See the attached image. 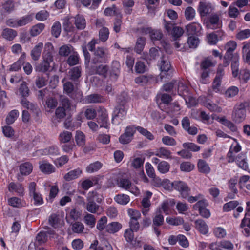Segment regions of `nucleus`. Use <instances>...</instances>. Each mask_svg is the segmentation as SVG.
I'll list each match as a JSON object with an SVG mask.
<instances>
[{"mask_svg": "<svg viewBox=\"0 0 250 250\" xmlns=\"http://www.w3.org/2000/svg\"><path fill=\"white\" fill-rule=\"evenodd\" d=\"M246 103H241L236 104L233 108L232 119L235 123H240L244 121L246 116Z\"/></svg>", "mask_w": 250, "mask_h": 250, "instance_id": "f257e3e1", "label": "nucleus"}, {"mask_svg": "<svg viewBox=\"0 0 250 250\" xmlns=\"http://www.w3.org/2000/svg\"><path fill=\"white\" fill-rule=\"evenodd\" d=\"M108 58V51L104 47H97L94 49L92 62L94 64L106 63Z\"/></svg>", "mask_w": 250, "mask_h": 250, "instance_id": "f03ea898", "label": "nucleus"}, {"mask_svg": "<svg viewBox=\"0 0 250 250\" xmlns=\"http://www.w3.org/2000/svg\"><path fill=\"white\" fill-rule=\"evenodd\" d=\"M173 188L178 191L183 198H186L189 194L190 188L187 184L183 181H175L171 183Z\"/></svg>", "mask_w": 250, "mask_h": 250, "instance_id": "7ed1b4c3", "label": "nucleus"}, {"mask_svg": "<svg viewBox=\"0 0 250 250\" xmlns=\"http://www.w3.org/2000/svg\"><path fill=\"white\" fill-rule=\"evenodd\" d=\"M159 67L161 71V73L160 74L161 79L164 77L166 78L167 77H168V78H169L171 76L172 71L170 69V63L169 62L166 60L164 57L161 58Z\"/></svg>", "mask_w": 250, "mask_h": 250, "instance_id": "20e7f679", "label": "nucleus"}, {"mask_svg": "<svg viewBox=\"0 0 250 250\" xmlns=\"http://www.w3.org/2000/svg\"><path fill=\"white\" fill-rule=\"evenodd\" d=\"M97 122L99 124L100 127L109 128V123L108 121L107 111L104 108H100L98 110Z\"/></svg>", "mask_w": 250, "mask_h": 250, "instance_id": "39448f33", "label": "nucleus"}, {"mask_svg": "<svg viewBox=\"0 0 250 250\" xmlns=\"http://www.w3.org/2000/svg\"><path fill=\"white\" fill-rule=\"evenodd\" d=\"M117 185L121 188L128 190L135 195L139 193L138 188L136 186L132 185L129 179L122 178L119 181H117Z\"/></svg>", "mask_w": 250, "mask_h": 250, "instance_id": "423d86ee", "label": "nucleus"}, {"mask_svg": "<svg viewBox=\"0 0 250 250\" xmlns=\"http://www.w3.org/2000/svg\"><path fill=\"white\" fill-rule=\"evenodd\" d=\"M164 223V218L163 215L160 212L156 213L152 219V227L155 233L157 236H159L161 234L159 227L162 226Z\"/></svg>", "mask_w": 250, "mask_h": 250, "instance_id": "0eeeda50", "label": "nucleus"}, {"mask_svg": "<svg viewBox=\"0 0 250 250\" xmlns=\"http://www.w3.org/2000/svg\"><path fill=\"white\" fill-rule=\"evenodd\" d=\"M33 170V166L30 162L22 163L19 166L20 173L17 174V179L21 181L22 178L21 175L26 176L30 174Z\"/></svg>", "mask_w": 250, "mask_h": 250, "instance_id": "6e6552de", "label": "nucleus"}, {"mask_svg": "<svg viewBox=\"0 0 250 250\" xmlns=\"http://www.w3.org/2000/svg\"><path fill=\"white\" fill-rule=\"evenodd\" d=\"M96 195V193L92 192L91 195L87 197L88 203L86 205L87 210L92 213L97 212L99 206L97 205L94 202V196Z\"/></svg>", "mask_w": 250, "mask_h": 250, "instance_id": "1a4fd4ad", "label": "nucleus"}, {"mask_svg": "<svg viewBox=\"0 0 250 250\" xmlns=\"http://www.w3.org/2000/svg\"><path fill=\"white\" fill-rule=\"evenodd\" d=\"M53 48V46L50 42H47L45 44L42 55L43 61L49 63H51L53 61L52 55Z\"/></svg>", "mask_w": 250, "mask_h": 250, "instance_id": "9d476101", "label": "nucleus"}, {"mask_svg": "<svg viewBox=\"0 0 250 250\" xmlns=\"http://www.w3.org/2000/svg\"><path fill=\"white\" fill-rule=\"evenodd\" d=\"M154 81V77L151 75H143L137 77L135 79V83L142 86L150 84Z\"/></svg>", "mask_w": 250, "mask_h": 250, "instance_id": "9b49d317", "label": "nucleus"}, {"mask_svg": "<svg viewBox=\"0 0 250 250\" xmlns=\"http://www.w3.org/2000/svg\"><path fill=\"white\" fill-rule=\"evenodd\" d=\"M21 104L24 107L30 110L33 113L38 115L40 111L37 104L30 102L26 98H22L21 101Z\"/></svg>", "mask_w": 250, "mask_h": 250, "instance_id": "f8f14e48", "label": "nucleus"}, {"mask_svg": "<svg viewBox=\"0 0 250 250\" xmlns=\"http://www.w3.org/2000/svg\"><path fill=\"white\" fill-rule=\"evenodd\" d=\"M211 10V5L210 3L203 1L199 2L198 11L201 17L207 15Z\"/></svg>", "mask_w": 250, "mask_h": 250, "instance_id": "ddd939ff", "label": "nucleus"}, {"mask_svg": "<svg viewBox=\"0 0 250 250\" xmlns=\"http://www.w3.org/2000/svg\"><path fill=\"white\" fill-rule=\"evenodd\" d=\"M39 165L40 169L43 173L49 174L55 171V167L46 161L40 162Z\"/></svg>", "mask_w": 250, "mask_h": 250, "instance_id": "4468645a", "label": "nucleus"}, {"mask_svg": "<svg viewBox=\"0 0 250 250\" xmlns=\"http://www.w3.org/2000/svg\"><path fill=\"white\" fill-rule=\"evenodd\" d=\"M142 32L145 34L149 33L150 38L152 40H160L163 36L160 30H153L150 28H143Z\"/></svg>", "mask_w": 250, "mask_h": 250, "instance_id": "2eb2a0df", "label": "nucleus"}, {"mask_svg": "<svg viewBox=\"0 0 250 250\" xmlns=\"http://www.w3.org/2000/svg\"><path fill=\"white\" fill-rule=\"evenodd\" d=\"M82 70L80 66L71 68L68 72L70 79L74 82L77 81L82 75Z\"/></svg>", "mask_w": 250, "mask_h": 250, "instance_id": "dca6fc26", "label": "nucleus"}, {"mask_svg": "<svg viewBox=\"0 0 250 250\" xmlns=\"http://www.w3.org/2000/svg\"><path fill=\"white\" fill-rule=\"evenodd\" d=\"M196 229L202 234H206L208 231V227L202 219H198L195 222Z\"/></svg>", "mask_w": 250, "mask_h": 250, "instance_id": "f3484780", "label": "nucleus"}, {"mask_svg": "<svg viewBox=\"0 0 250 250\" xmlns=\"http://www.w3.org/2000/svg\"><path fill=\"white\" fill-rule=\"evenodd\" d=\"M43 43H38L31 50V56L34 61H37L39 59L43 48Z\"/></svg>", "mask_w": 250, "mask_h": 250, "instance_id": "a211bd4d", "label": "nucleus"}, {"mask_svg": "<svg viewBox=\"0 0 250 250\" xmlns=\"http://www.w3.org/2000/svg\"><path fill=\"white\" fill-rule=\"evenodd\" d=\"M99 179L96 177H92L91 179H85L81 183V187L84 190H87L90 188L98 184Z\"/></svg>", "mask_w": 250, "mask_h": 250, "instance_id": "6ab92c4d", "label": "nucleus"}, {"mask_svg": "<svg viewBox=\"0 0 250 250\" xmlns=\"http://www.w3.org/2000/svg\"><path fill=\"white\" fill-rule=\"evenodd\" d=\"M17 32L12 29L5 28L3 30L1 36L5 39L12 41L17 36Z\"/></svg>", "mask_w": 250, "mask_h": 250, "instance_id": "aec40b11", "label": "nucleus"}, {"mask_svg": "<svg viewBox=\"0 0 250 250\" xmlns=\"http://www.w3.org/2000/svg\"><path fill=\"white\" fill-rule=\"evenodd\" d=\"M62 82L63 83V92L69 96L74 91L73 83L70 81H66L65 78L63 79Z\"/></svg>", "mask_w": 250, "mask_h": 250, "instance_id": "412c9836", "label": "nucleus"}, {"mask_svg": "<svg viewBox=\"0 0 250 250\" xmlns=\"http://www.w3.org/2000/svg\"><path fill=\"white\" fill-rule=\"evenodd\" d=\"M238 180L236 178H231L229 182V187L232 193H229L228 196L229 198L233 199L235 197V194L237 193L238 190L236 187Z\"/></svg>", "mask_w": 250, "mask_h": 250, "instance_id": "4be33fe9", "label": "nucleus"}, {"mask_svg": "<svg viewBox=\"0 0 250 250\" xmlns=\"http://www.w3.org/2000/svg\"><path fill=\"white\" fill-rule=\"evenodd\" d=\"M8 204L9 205L16 208H21L24 206L25 203L17 197H12L8 199Z\"/></svg>", "mask_w": 250, "mask_h": 250, "instance_id": "5701e85b", "label": "nucleus"}, {"mask_svg": "<svg viewBox=\"0 0 250 250\" xmlns=\"http://www.w3.org/2000/svg\"><path fill=\"white\" fill-rule=\"evenodd\" d=\"M197 167L199 171L201 173L208 174L210 171V168L208 164L203 160H199Z\"/></svg>", "mask_w": 250, "mask_h": 250, "instance_id": "b1692460", "label": "nucleus"}, {"mask_svg": "<svg viewBox=\"0 0 250 250\" xmlns=\"http://www.w3.org/2000/svg\"><path fill=\"white\" fill-rule=\"evenodd\" d=\"M50 63L42 60L40 63L37 64L35 66L36 72L45 73L49 70Z\"/></svg>", "mask_w": 250, "mask_h": 250, "instance_id": "393cba45", "label": "nucleus"}, {"mask_svg": "<svg viewBox=\"0 0 250 250\" xmlns=\"http://www.w3.org/2000/svg\"><path fill=\"white\" fill-rule=\"evenodd\" d=\"M122 228V225L117 222H113L108 224L105 227L106 231L110 233H114Z\"/></svg>", "mask_w": 250, "mask_h": 250, "instance_id": "a878e982", "label": "nucleus"}, {"mask_svg": "<svg viewBox=\"0 0 250 250\" xmlns=\"http://www.w3.org/2000/svg\"><path fill=\"white\" fill-rule=\"evenodd\" d=\"M85 103L86 104L101 103L103 101L102 96L98 94H93L86 97Z\"/></svg>", "mask_w": 250, "mask_h": 250, "instance_id": "bb28decb", "label": "nucleus"}, {"mask_svg": "<svg viewBox=\"0 0 250 250\" xmlns=\"http://www.w3.org/2000/svg\"><path fill=\"white\" fill-rule=\"evenodd\" d=\"M8 190L10 192L15 191L19 195H23L24 188L21 184L20 183L16 184L14 182H11L8 185Z\"/></svg>", "mask_w": 250, "mask_h": 250, "instance_id": "cd10ccee", "label": "nucleus"}, {"mask_svg": "<svg viewBox=\"0 0 250 250\" xmlns=\"http://www.w3.org/2000/svg\"><path fill=\"white\" fill-rule=\"evenodd\" d=\"M58 139L61 143L65 144L68 143L72 139V134L70 132L63 131L60 133Z\"/></svg>", "mask_w": 250, "mask_h": 250, "instance_id": "c85d7f7f", "label": "nucleus"}, {"mask_svg": "<svg viewBox=\"0 0 250 250\" xmlns=\"http://www.w3.org/2000/svg\"><path fill=\"white\" fill-rule=\"evenodd\" d=\"M44 28L45 25L43 23H38L31 27L30 30V34L31 36L35 37L39 35Z\"/></svg>", "mask_w": 250, "mask_h": 250, "instance_id": "c756f323", "label": "nucleus"}, {"mask_svg": "<svg viewBox=\"0 0 250 250\" xmlns=\"http://www.w3.org/2000/svg\"><path fill=\"white\" fill-rule=\"evenodd\" d=\"M114 199L118 204L122 205H126L130 201L129 196L125 194L116 195Z\"/></svg>", "mask_w": 250, "mask_h": 250, "instance_id": "7c9ffc66", "label": "nucleus"}, {"mask_svg": "<svg viewBox=\"0 0 250 250\" xmlns=\"http://www.w3.org/2000/svg\"><path fill=\"white\" fill-rule=\"evenodd\" d=\"M81 173L82 171L80 169H76L73 170H71L66 173L64 175V178L66 181H70L77 178Z\"/></svg>", "mask_w": 250, "mask_h": 250, "instance_id": "2f4dec72", "label": "nucleus"}, {"mask_svg": "<svg viewBox=\"0 0 250 250\" xmlns=\"http://www.w3.org/2000/svg\"><path fill=\"white\" fill-rule=\"evenodd\" d=\"M219 122L232 132H236L237 130V126L232 122L227 119L225 117L221 118Z\"/></svg>", "mask_w": 250, "mask_h": 250, "instance_id": "473e14b6", "label": "nucleus"}, {"mask_svg": "<svg viewBox=\"0 0 250 250\" xmlns=\"http://www.w3.org/2000/svg\"><path fill=\"white\" fill-rule=\"evenodd\" d=\"M146 43V40L145 38L141 37L138 38L134 49L135 52L138 54H140L143 51Z\"/></svg>", "mask_w": 250, "mask_h": 250, "instance_id": "72a5a7b5", "label": "nucleus"}, {"mask_svg": "<svg viewBox=\"0 0 250 250\" xmlns=\"http://www.w3.org/2000/svg\"><path fill=\"white\" fill-rule=\"evenodd\" d=\"M19 113L17 110H11L7 116L5 121L7 125L13 124L17 117L19 116Z\"/></svg>", "mask_w": 250, "mask_h": 250, "instance_id": "f704fd0d", "label": "nucleus"}, {"mask_svg": "<svg viewBox=\"0 0 250 250\" xmlns=\"http://www.w3.org/2000/svg\"><path fill=\"white\" fill-rule=\"evenodd\" d=\"M237 46L236 42L234 41H229L227 43L225 48L226 50V54L231 56H235L236 54H233V52L236 49Z\"/></svg>", "mask_w": 250, "mask_h": 250, "instance_id": "c9c22d12", "label": "nucleus"}, {"mask_svg": "<svg viewBox=\"0 0 250 250\" xmlns=\"http://www.w3.org/2000/svg\"><path fill=\"white\" fill-rule=\"evenodd\" d=\"M102 166V164L100 162H95L87 166L86 167V171L89 173L96 172L101 168Z\"/></svg>", "mask_w": 250, "mask_h": 250, "instance_id": "e433bc0d", "label": "nucleus"}, {"mask_svg": "<svg viewBox=\"0 0 250 250\" xmlns=\"http://www.w3.org/2000/svg\"><path fill=\"white\" fill-rule=\"evenodd\" d=\"M33 20L31 15H27L17 19V27L24 26L31 22Z\"/></svg>", "mask_w": 250, "mask_h": 250, "instance_id": "4c0bfd02", "label": "nucleus"}, {"mask_svg": "<svg viewBox=\"0 0 250 250\" xmlns=\"http://www.w3.org/2000/svg\"><path fill=\"white\" fill-rule=\"evenodd\" d=\"M238 61L239 56L238 55L234 56L233 57V61L231 62L232 74L234 77H237L239 74Z\"/></svg>", "mask_w": 250, "mask_h": 250, "instance_id": "58836bf2", "label": "nucleus"}, {"mask_svg": "<svg viewBox=\"0 0 250 250\" xmlns=\"http://www.w3.org/2000/svg\"><path fill=\"white\" fill-rule=\"evenodd\" d=\"M75 24L77 29H83L86 25L84 18L82 16L77 15L75 18Z\"/></svg>", "mask_w": 250, "mask_h": 250, "instance_id": "ea45409f", "label": "nucleus"}, {"mask_svg": "<svg viewBox=\"0 0 250 250\" xmlns=\"http://www.w3.org/2000/svg\"><path fill=\"white\" fill-rule=\"evenodd\" d=\"M108 69L109 67L107 65L101 64L95 67V74L103 76L105 78Z\"/></svg>", "mask_w": 250, "mask_h": 250, "instance_id": "a19ab883", "label": "nucleus"}, {"mask_svg": "<svg viewBox=\"0 0 250 250\" xmlns=\"http://www.w3.org/2000/svg\"><path fill=\"white\" fill-rule=\"evenodd\" d=\"M178 92L183 98L189 94L188 87L182 82H179L178 83Z\"/></svg>", "mask_w": 250, "mask_h": 250, "instance_id": "79ce46f5", "label": "nucleus"}, {"mask_svg": "<svg viewBox=\"0 0 250 250\" xmlns=\"http://www.w3.org/2000/svg\"><path fill=\"white\" fill-rule=\"evenodd\" d=\"M19 91L22 98H26L29 95L30 90L25 82H23L21 84Z\"/></svg>", "mask_w": 250, "mask_h": 250, "instance_id": "37998d69", "label": "nucleus"}, {"mask_svg": "<svg viewBox=\"0 0 250 250\" xmlns=\"http://www.w3.org/2000/svg\"><path fill=\"white\" fill-rule=\"evenodd\" d=\"M170 167V165L167 162L162 161L158 164L157 168L160 173L164 174L169 171Z\"/></svg>", "mask_w": 250, "mask_h": 250, "instance_id": "c03bdc74", "label": "nucleus"}, {"mask_svg": "<svg viewBox=\"0 0 250 250\" xmlns=\"http://www.w3.org/2000/svg\"><path fill=\"white\" fill-rule=\"evenodd\" d=\"M43 152L45 154L52 156H56L60 154L59 148L56 146H53L44 149Z\"/></svg>", "mask_w": 250, "mask_h": 250, "instance_id": "a18cd8bd", "label": "nucleus"}, {"mask_svg": "<svg viewBox=\"0 0 250 250\" xmlns=\"http://www.w3.org/2000/svg\"><path fill=\"white\" fill-rule=\"evenodd\" d=\"M60 102L62 105L61 107H63L66 110L70 109L71 103L68 98L64 95H61L60 96Z\"/></svg>", "mask_w": 250, "mask_h": 250, "instance_id": "49530a36", "label": "nucleus"}, {"mask_svg": "<svg viewBox=\"0 0 250 250\" xmlns=\"http://www.w3.org/2000/svg\"><path fill=\"white\" fill-rule=\"evenodd\" d=\"M171 152L165 147H161L159 148L157 153L155 155L160 158H169L171 157Z\"/></svg>", "mask_w": 250, "mask_h": 250, "instance_id": "de8ad7c7", "label": "nucleus"}, {"mask_svg": "<svg viewBox=\"0 0 250 250\" xmlns=\"http://www.w3.org/2000/svg\"><path fill=\"white\" fill-rule=\"evenodd\" d=\"M51 34L55 38H58L61 32V25L58 21L55 22L51 28Z\"/></svg>", "mask_w": 250, "mask_h": 250, "instance_id": "09e8293b", "label": "nucleus"}, {"mask_svg": "<svg viewBox=\"0 0 250 250\" xmlns=\"http://www.w3.org/2000/svg\"><path fill=\"white\" fill-rule=\"evenodd\" d=\"M187 43L189 48H196L199 43V38L195 36H191L188 38Z\"/></svg>", "mask_w": 250, "mask_h": 250, "instance_id": "8fccbe9b", "label": "nucleus"}, {"mask_svg": "<svg viewBox=\"0 0 250 250\" xmlns=\"http://www.w3.org/2000/svg\"><path fill=\"white\" fill-rule=\"evenodd\" d=\"M77 144L79 146H83L85 144V135L81 131H77L75 137Z\"/></svg>", "mask_w": 250, "mask_h": 250, "instance_id": "3c124183", "label": "nucleus"}, {"mask_svg": "<svg viewBox=\"0 0 250 250\" xmlns=\"http://www.w3.org/2000/svg\"><path fill=\"white\" fill-rule=\"evenodd\" d=\"M239 205L237 201H231L228 203L225 204L223 206V210L225 212L229 211L234 209Z\"/></svg>", "mask_w": 250, "mask_h": 250, "instance_id": "603ef678", "label": "nucleus"}, {"mask_svg": "<svg viewBox=\"0 0 250 250\" xmlns=\"http://www.w3.org/2000/svg\"><path fill=\"white\" fill-rule=\"evenodd\" d=\"M136 129L142 135L146 137L149 140H153L154 139L153 135L147 130L141 126H137Z\"/></svg>", "mask_w": 250, "mask_h": 250, "instance_id": "864d4df0", "label": "nucleus"}, {"mask_svg": "<svg viewBox=\"0 0 250 250\" xmlns=\"http://www.w3.org/2000/svg\"><path fill=\"white\" fill-rule=\"evenodd\" d=\"M125 114L126 111L124 107L123 106H118L115 108L114 111V116L113 117L112 120H113L114 118L116 117L121 119L125 116Z\"/></svg>", "mask_w": 250, "mask_h": 250, "instance_id": "5fc2aeb1", "label": "nucleus"}, {"mask_svg": "<svg viewBox=\"0 0 250 250\" xmlns=\"http://www.w3.org/2000/svg\"><path fill=\"white\" fill-rule=\"evenodd\" d=\"M209 21L210 24L209 28L212 29H216L219 21V17L216 14L212 15L209 19Z\"/></svg>", "mask_w": 250, "mask_h": 250, "instance_id": "6e6d98bb", "label": "nucleus"}, {"mask_svg": "<svg viewBox=\"0 0 250 250\" xmlns=\"http://www.w3.org/2000/svg\"><path fill=\"white\" fill-rule=\"evenodd\" d=\"M182 146L185 149H187L193 152L198 151L200 149L199 146L193 143H184L183 144Z\"/></svg>", "mask_w": 250, "mask_h": 250, "instance_id": "4d7b16f0", "label": "nucleus"}, {"mask_svg": "<svg viewBox=\"0 0 250 250\" xmlns=\"http://www.w3.org/2000/svg\"><path fill=\"white\" fill-rule=\"evenodd\" d=\"M183 33V29L178 26H175V27L173 28V30H172L171 32V35L175 41L182 36Z\"/></svg>", "mask_w": 250, "mask_h": 250, "instance_id": "13d9d810", "label": "nucleus"}, {"mask_svg": "<svg viewBox=\"0 0 250 250\" xmlns=\"http://www.w3.org/2000/svg\"><path fill=\"white\" fill-rule=\"evenodd\" d=\"M72 49L71 45H63L60 48L59 53L61 56H67L70 54Z\"/></svg>", "mask_w": 250, "mask_h": 250, "instance_id": "bf43d9fd", "label": "nucleus"}, {"mask_svg": "<svg viewBox=\"0 0 250 250\" xmlns=\"http://www.w3.org/2000/svg\"><path fill=\"white\" fill-rule=\"evenodd\" d=\"M185 16L187 20H192L195 16V11L191 6L186 8L185 11Z\"/></svg>", "mask_w": 250, "mask_h": 250, "instance_id": "052dcab7", "label": "nucleus"}, {"mask_svg": "<svg viewBox=\"0 0 250 250\" xmlns=\"http://www.w3.org/2000/svg\"><path fill=\"white\" fill-rule=\"evenodd\" d=\"M79 56L77 53H74L70 55L67 60V62L69 66H74L79 63Z\"/></svg>", "mask_w": 250, "mask_h": 250, "instance_id": "680f3d73", "label": "nucleus"}, {"mask_svg": "<svg viewBox=\"0 0 250 250\" xmlns=\"http://www.w3.org/2000/svg\"><path fill=\"white\" fill-rule=\"evenodd\" d=\"M238 92L239 89L237 87L231 86L226 91L225 95L226 97L230 98L236 96Z\"/></svg>", "mask_w": 250, "mask_h": 250, "instance_id": "e2e57ef3", "label": "nucleus"}, {"mask_svg": "<svg viewBox=\"0 0 250 250\" xmlns=\"http://www.w3.org/2000/svg\"><path fill=\"white\" fill-rule=\"evenodd\" d=\"M194 168V165L189 162H183L180 165V169L184 172H190Z\"/></svg>", "mask_w": 250, "mask_h": 250, "instance_id": "0e129e2a", "label": "nucleus"}, {"mask_svg": "<svg viewBox=\"0 0 250 250\" xmlns=\"http://www.w3.org/2000/svg\"><path fill=\"white\" fill-rule=\"evenodd\" d=\"M84 229V225L82 223L76 222L72 224V230L76 233H81L83 232Z\"/></svg>", "mask_w": 250, "mask_h": 250, "instance_id": "69168bd1", "label": "nucleus"}, {"mask_svg": "<svg viewBox=\"0 0 250 250\" xmlns=\"http://www.w3.org/2000/svg\"><path fill=\"white\" fill-rule=\"evenodd\" d=\"M36 241L38 245H41L45 243L47 240V236L46 232H40L36 236Z\"/></svg>", "mask_w": 250, "mask_h": 250, "instance_id": "338daca9", "label": "nucleus"}, {"mask_svg": "<svg viewBox=\"0 0 250 250\" xmlns=\"http://www.w3.org/2000/svg\"><path fill=\"white\" fill-rule=\"evenodd\" d=\"M109 30L106 27H103L99 31V38L103 42H105L108 38Z\"/></svg>", "mask_w": 250, "mask_h": 250, "instance_id": "774afa93", "label": "nucleus"}]
</instances>
